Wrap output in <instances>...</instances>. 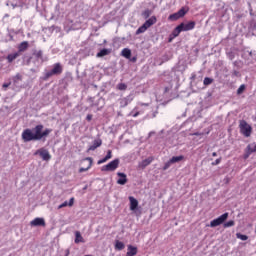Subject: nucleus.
<instances>
[{
	"label": "nucleus",
	"instance_id": "nucleus-44",
	"mask_svg": "<svg viewBox=\"0 0 256 256\" xmlns=\"http://www.w3.org/2000/svg\"><path fill=\"white\" fill-rule=\"evenodd\" d=\"M65 256H69V250H67V253H66V255Z\"/></svg>",
	"mask_w": 256,
	"mask_h": 256
},
{
	"label": "nucleus",
	"instance_id": "nucleus-19",
	"mask_svg": "<svg viewBox=\"0 0 256 256\" xmlns=\"http://www.w3.org/2000/svg\"><path fill=\"white\" fill-rule=\"evenodd\" d=\"M75 205V198H70L69 202L65 201L58 206V209H63L64 207H73Z\"/></svg>",
	"mask_w": 256,
	"mask_h": 256
},
{
	"label": "nucleus",
	"instance_id": "nucleus-3",
	"mask_svg": "<svg viewBox=\"0 0 256 256\" xmlns=\"http://www.w3.org/2000/svg\"><path fill=\"white\" fill-rule=\"evenodd\" d=\"M157 23V18L155 16H152L149 18L141 27H139L136 31V35H141V33H145L149 27L152 25H155Z\"/></svg>",
	"mask_w": 256,
	"mask_h": 256
},
{
	"label": "nucleus",
	"instance_id": "nucleus-21",
	"mask_svg": "<svg viewBox=\"0 0 256 256\" xmlns=\"http://www.w3.org/2000/svg\"><path fill=\"white\" fill-rule=\"evenodd\" d=\"M135 255H137V247L129 245L126 256H135Z\"/></svg>",
	"mask_w": 256,
	"mask_h": 256
},
{
	"label": "nucleus",
	"instance_id": "nucleus-22",
	"mask_svg": "<svg viewBox=\"0 0 256 256\" xmlns=\"http://www.w3.org/2000/svg\"><path fill=\"white\" fill-rule=\"evenodd\" d=\"M131 101H133V97L128 96V97H126V98H123V99L120 101V105H121V107H127V105H128L129 103H131Z\"/></svg>",
	"mask_w": 256,
	"mask_h": 256
},
{
	"label": "nucleus",
	"instance_id": "nucleus-11",
	"mask_svg": "<svg viewBox=\"0 0 256 256\" xmlns=\"http://www.w3.org/2000/svg\"><path fill=\"white\" fill-rule=\"evenodd\" d=\"M40 155V157L43 159V161H49L51 159V154H49V151L45 149H40L36 152V155Z\"/></svg>",
	"mask_w": 256,
	"mask_h": 256
},
{
	"label": "nucleus",
	"instance_id": "nucleus-37",
	"mask_svg": "<svg viewBox=\"0 0 256 256\" xmlns=\"http://www.w3.org/2000/svg\"><path fill=\"white\" fill-rule=\"evenodd\" d=\"M14 81H15V83H17V81H21V75H20V74H17V75L14 77Z\"/></svg>",
	"mask_w": 256,
	"mask_h": 256
},
{
	"label": "nucleus",
	"instance_id": "nucleus-5",
	"mask_svg": "<svg viewBox=\"0 0 256 256\" xmlns=\"http://www.w3.org/2000/svg\"><path fill=\"white\" fill-rule=\"evenodd\" d=\"M149 104L138 103V105L129 113L130 117H139L143 113V107H148Z\"/></svg>",
	"mask_w": 256,
	"mask_h": 256
},
{
	"label": "nucleus",
	"instance_id": "nucleus-23",
	"mask_svg": "<svg viewBox=\"0 0 256 256\" xmlns=\"http://www.w3.org/2000/svg\"><path fill=\"white\" fill-rule=\"evenodd\" d=\"M28 48H29V42L24 41V42H22V43L18 46V51H20V53H23V51H27Z\"/></svg>",
	"mask_w": 256,
	"mask_h": 256
},
{
	"label": "nucleus",
	"instance_id": "nucleus-38",
	"mask_svg": "<svg viewBox=\"0 0 256 256\" xmlns=\"http://www.w3.org/2000/svg\"><path fill=\"white\" fill-rule=\"evenodd\" d=\"M144 17L147 18L149 17V15H151V12H149V10H146L144 13H143Z\"/></svg>",
	"mask_w": 256,
	"mask_h": 256
},
{
	"label": "nucleus",
	"instance_id": "nucleus-36",
	"mask_svg": "<svg viewBox=\"0 0 256 256\" xmlns=\"http://www.w3.org/2000/svg\"><path fill=\"white\" fill-rule=\"evenodd\" d=\"M243 91H245V85H244V84H242V85L238 88V90H237L238 95H241V93H243Z\"/></svg>",
	"mask_w": 256,
	"mask_h": 256
},
{
	"label": "nucleus",
	"instance_id": "nucleus-2",
	"mask_svg": "<svg viewBox=\"0 0 256 256\" xmlns=\"http://www.w3.org/2000/svg\"><path fill=\"white\" fill-rule=\"evenodd\" d=\"M240 133L244 135V137H251V133H253V127L247 123L245 120H241L239 123Z\"/></svg>",
	"mask_w": 256,
	"mask_h": 256
},
{
	"label": "nucleus",
	"instance_id": "nucleus-28",
	"mask_svg": "<svg viewBox=\"0 0 256 256\" xmlns=\"http://www.w3.org/2000/svg\"><path fill=\"white\" fill-rule=\"evenodd\" d=\"M115 249L117 251H123V249H125V244L119 240H116L115 242Z\"/></svg>",
	"mask_w": 256,
	"mask_h": 256
},
{
	"label": "nucleus",
	"instance_id": "nucleus-42",
	"mask_svg": "<svg viewBox=\"0 0 256 256\" xmlns=\"http://www.w3.org/2000/svg\"><path fill=\"white\" fill-rule=\"evenodd\" d=\"M4 89H7L9 87V84H3Z\"/></svg>",
	"mask_w": 256,
	"mask_h": 256
},
{
	"label": "nucleus",
	"instance_id": "nucleus-34",
	"mask_svg": "<svg viewBox=\"0 0 256 256\" xmlns=\"http://www.w3.org/2000/svg\"><path fill=\"white\" fill-rule=\"evenodd\" d=\"M213 83V79L206 77L204 78V85H211Z\"/></svg>",
	"mask_w": 256,
	"mask_h": 256
},
{
	"label": "nucleus",
	"instance_id": "nucleus-32",
	"mask_svg": "<svg viewBox=\"0 0 256 256\" xmlns=\"http://www.w3.org/2000/svg\"><path fill=\"white\" fill-rule=\"evenodd\" d=\"M117 89H119V91H125V89H127V85L124 83H120L117 85Z\"/></svg>",
	"mask_w": 256,
	"mask_h": 256
},
{
	"label": "nucleus",
	"instance_id": "nucleus-30",
	"mask_svg": "<svg viewBox=\"0 0 256 256\" xmlns=\"http://www.w3.org/2000/svg\"><path fill=\"white\" fill-rule=\"evenodd\" d=\"M184 157L183 156H173L171 159H170V163H172V165L174 163H179V161H183Z\"/></svg>",
	"mask_w": 256,
	"mask_h": 256
},
{
	"label": "nucleus",
	"instance_id": "nucleus-12",
	"mask_svg": "<svg viewBox=\"0 0 256 256\" xmlns=\"http://www.w3.org/2000/svg\"><path fill=\"white\" fill-rule=\"evenodd\" d=\"M31 227H45V219L35 218L30 222Z\"/></svg>",
	"mask_w": 256,
	"mask_h": 256
},
{
	"label": "nucleus",
	"instance_id": "nucleus-35",
	"mask_svg": "<svg viewBox=\"0 0 256 256\" xmlns=\"http://www.w3.org/2000/svg\"><path fill=\"white\" fill-rule=\"evenodd\" d=\"M171 165H173L172 162H171V160H169L168 162H166L165 165H164V167H163L164 171H167V169H169V167H171Z\"/></svg>",
	"mask_w": 256,
	"mask_h": 256
},
{
	"label": "nucleus",
	"instance_id": "nucleus-1",
	"mask_svg": "<svg viewBox=\"0 0 256 256\" xmlns=\"http://www.w3.org/2000/svg\"><path fill=\"white\" fill-rule=\"evenodd\" d=\"M53 130L45 129L43 131V125H37L34 129H25L22 132V139L24 143H29V141H41L44 137H47Z\"/></svg>",
	"mask_w": 256,
	"mask_h": 256
},
{
	"label": "nucleus",
	"instance_id": "nucleus-16",
	"mask_svg": "<svg viewBox=\"0 0 256 256\" xmlns=\"http://www.w3.org/2000/svg\"><path fill=\"white\" fill-rule=\"evenodd\" d=\"M117 175H118V177H120L117 180L118 185H125L127 183V174H125L123 172H118Z\"/></svg>",
	"mask_w": 256,
	"mask_h": 256
},
{
	"label": "nucleus",
	"instance_id": "nucleus-26",
	"mask_svg": "<svg viewBox=\"0 0 256 256\" xmlns=\"http://www.w3.org/2000/svg\"><path fill=\"white\" fill-rule=\"evenodd\" d=\"M86 161H89V165L87 168H80L79 169V173H85V171H89V169H91V165H93V159L92 158H86Z\"/></svg>",
	"mask_w": 256,
	"mask_h": 256
},
{
	"label": "nucleus",
	"instance_id": "nucleus-33",
	"mask_svg": "<svg viewBox=\"0 0 256 256\" xmlns=\"http://www.w3.org/2000/svg\"><path fill=\"white\" fill-rule=\"evenodd\" d=\"M234 225H235V221H233V220H230V221L224 223L225 228L233 227Z\"/></svg>",
	"mask_w": 256,
	"mask_h": 256
},
{
	"label": "nucleus",
	"instance_id": "nucleus-40",
	"mask_svg": "<svg viewBox=\"0 0 256 256\" xmlns=\"http://www.w3.org/2000/svg\"><path fill=\"white\" fill-rule=\"evenodd\" d=\"M86 119H87V121H91V119H93V116L92 115H87Z\"/></svg>",
	"mask_w": 256,
	"mask_h": 256
},
{
	"label": "nucleus",
	"instance_id": "nucleus-27",
	"mask_svg": "<svg viewBox=\"0 0 256 256\" xmlns=\"http://www.w3.org/2000/svg\"><path fill=\"white\" fill-rule=\"evenodd\" d=\"M121 55L126 59H131V50L129 48H124L121 52Z\"/></svg>",
	"mask_w": 256,
	"mask_h": 256
},
{
	"label": "nucleus",
	"instance_id": "nucleus-7",
	"mask_svg": "<svg viewBox=\"0 0 256 256\" xmlns=\"http://www.w3.org/2000/svg\"><path fill=\"white\" fill-rule=\"evenodd\" d=\"M62 72L63 68L61 67V64L57 63L54 64L52 70L46 73V77H52V75H60Z\"/></svg>",
	"mask_w": 256,
	"mask_h": 256
},
{
	"label": "nucleus",
	"instance_id": "nucleus-24",
	"mask_svg": "<svg viewBox=\"0 0 256 256\" xmlns=\"http://www.w3.org/2000/svg\"><path fill=\"white\" fill-rule=\"evenodd\" d=\"M75 243H85V239L83 238V236H81V232L76 231L75 232Z\"/></svg>",
	"mask_w": 256,
	"mask_h": 256
},
{
	"label": "nucleus",
	"instance_id": "nucleus-4",
	"mask_svg": "<svg viewBox=\"0 0 256 256\" xmlns=\"http://www.w3.org/2000/svg\"><path fill=\"white\" fill-rule=\"evenodd\" d=\"M229 218V213H224L221 216H219L218 218L212 220L210 222L209 227H219V225H223V223H225V221H227V219Z\"/></svg>",
	"mask_w": 256,
	"mask_h": 256
},
{
	"label": "nucleus",
	"instance_id": "nucleus-15",
	"mask_svg": "<svg viewBox=\"0 0 256 256\" xmlns=\"http://www.w3.org/2000/svg\"><path fill=\"white\" fill-rule=\"evenodd\" d=\"M183 30L181 29V26L178 25L172 32L170 38H169V43H171L173 41V39H175V37H179V34L182 32Z\"/></svg>",
	"mask_w": 256,
	"mask_h": 256
},
{
	"label": "nucleus",
	"instance_id": "nucleus-20",
	"mask_svg": "<svg viewBox=\"0 0 256 256\" xmlns=\"http://www.w3.org/2000/svg\"><path fill=\"white\" fill-rule=\"evenodd\" d=\"M102 143L103 142L101 141V139L94 140L93 145H91L88 148V151H95V149H97V147H101Z\"/></svg>",
	"mask_w": 256,
	"mask_h": 256
},
{
	"label": "nucleus",
	"instance_id": "nucleus-43",
	"mask_svg": "<svg viewBox=\"0 0 256 256\" xmlns=\"http://www.w3.org/2000/svg\"><path fill=\"white\" fill-rule=\"evenodd\" d=\"M213 157H217V153L216 152H213Z\"/></svg>",
	"mask_w": 256,
	"mask_h": 256
},
{
	"label": "nucleus",
	"instance_id": "nucleus-17",
	"mask_svg": "<svg viewBox=\"0 0 256 256\" xmlns=\"http://www.w3.org/2000/svg\"><path fill=\"white\" fill-rule=\"evenodd\" d=\"M112 158H113V152L111 150H108L107 155L104 158L100 159L97 162V164L98 165H103V163H107V161H109V159H112Z\"/></svg>",
	"mask_w": 256,
	"mask_h": 256
},
{
	"label": "nucleus",
	"instance_id": "nucleus-18",
	"mask_svg": "<svg viewBox=\"0 0 256 256\" xmlns=\"http://www.w3.org/2000/svg\"><path fill=\"white\" fill-rule=\"evenodd\" d=\"M112 158H113V152L111 150H108L107 155L104 158L100 159L97 162V164L98 165H103V163H107V161H109V159H112Z\"/></svg>",
	"mask_w": 256,
	"mask_h": 256
},
{
	"label": "nucleus",
	"instance_id": "nucleus-9",
	"mask_svg": "<svg viewBox=\"0 0 256 256\" xmlns=\"http://www.w3.org/2000/svg\"><path fill=\"white\" fill-rule=\"evenodd\" d=\"M186 13H187V11L185 10V8H182L178 12L170 15L168 17V19H169V21H177V19H181V17H185Z\"/></svg>",
	"mask_w": 256,
	"mask_h": 256
},
{
	"label": "nucleus",
	"instance_id": "nucleus-13",
	"mask_svg": "<svg viewBox=\"0 0 256 256\" xmlns=\"http://www.w3.org/2000/svg\"><path fill=\"white\" fill-rule=\"evenodd\" d=\"M151 163H153V157H148L139 162L138 167L140 169H145V167H148V165H151Z\"/></svg>",
	"mask_w": 256,
	"mask_h": 256
},
{
	"label": "nucleus",
	"instance_id": "nucleus-14",
	"mask_svg": "<svg viewBox=\"0 0 256 256\" xmlns=\"http://www.w3.org/2000/svg\"><path fill=\"white\" fill-rule=\"evenodd\" d=\"M252 153H256V143H251L247 146L245 159H247V157H249V155Z\"/></svg>",
	"mask_w": 256,
	"mask_h": 256
},
{
	"label": "nucleus",
	"instance_id": "nucleus-25",
	"mask_svg": "<svg viewBox=\"0 0 256 256\" xmlns=\"http://www.w3.org/2000/svg\"><path fill=\"white\" fill-rule=\"evenodd\" d=\"M111 53V49L104 48L97 53L96 57H105Z\"/></svg>",
	"mask_w": 256,
	"mask_h": 256
},
{
	"label": "nucleus",
	"instance_id": "nucleus-31",
	"mask_svg": "<svg viewBox=\"0 0 256 256\" xmlns=\"http://www.w3.org/2000/svg\"><path fill=\"white\" fill-rule=\"evenodd\" d=\"M237 239H240L241 241H247L249 237L245 234L237 233L236 234Z\"/></svg>",
	"mask_w": 256,
	"mask_h": 256
},
{
	"label": "nucleus",
	"instance_id": "nucleus-29",
	"mask_svg": "<svg viewBox=\"0 0 256 256\" xmlns=\"http://www.w3.org/2000/svg\"><path fill=\"white\" fill-rule=\"evenodd\" d=\"M17 57H19V52H16V53H13V54H9L7 56L8 63H13V61H15V59Z\"/></svg>",
	"mask_w": 256,
	"mask_h": 256
},
{
	"label": "nucleus",
	"instance_id": "nucleus-39",
	"mask_svg": "<svg viewBox=\"0 0 256 256\" xmlns=\"http://www.w3.org/2000/svg\"><path fill=\"white\" fill-rule=\"evenodd\" d=\"M193 135H196V137H199V139H201L203 137V134L199 133V132L194 133Z\"/></svg>",
	"mask_w": 256,
	"mask_h": 256
},
{
	"label": "nucleus",
	"instance_id": "nucleus-41",
	"mask_svg": "<svg viewBox=\"0 0 256 256\" xmlns=\"http://www.w3.org/2000/svg\"><path fill=\"white\" fill-rule=\"evenodd\" d=\"M219 163H221V160L217 159L216 162H215V165H219Z\"/></svg>",
	"mask_w": 256,
	"mask_h": 256
},
{
	"label": "nucleus",
	"instance_id": "nucleus-10",
	"mask_svg": "<svg viewBox=\"0 0 256 256\" xmlns=\"http://www.w3.org/2000/svg\"><path fill=\"white\" fill-rule=\"evenodd\" d=\"M179 26L182 31H193L195 29V22L181 23Z\"/></svg>",
	"mask_w": 256,
	"mask_h": 256
},
{
	"label": "nucleus",
	"instance_id": "nucleus-6",
	"mask_svg": "<svg viewBox=\"0 0 256 256\" xmlns=\"http://www.w3.org/2000/svg\"><path fill=\"white\" fill-rule=\"evenodd\" d=\"M119 167V159L112 160L107 165L102 166L101 171H115Z\"/></svg>",
	"mask_w": 256,
	"mask_h": 256
},
{
	"label": "nucleus",
	"instance_id": "nucleus-8",
	"mask_svg": "<svg viewBox=\"0 0 256 256\" xmlns=\"http://www.w3.org/2000/svg\"><path fill=\"white\" fill-rule=\"evenodd\" d=\"M128 199L130 201V211L137 215V211L139 209V201L133 196L128 197Z\"/></svg>",
	"mask_w": 256,
	"mask_h": 256
}]
</instances>
